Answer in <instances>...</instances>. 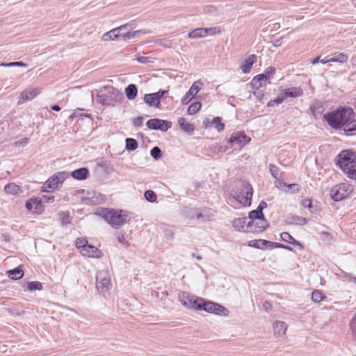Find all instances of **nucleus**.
I'll return each mask as SVG.
<instances>
[{"label": "nucleus", "mask_w": 356, "mask_h": 356, "mask_svg": "<svg viewBox=\"0 0 356 356\" xmlns=\"http://www.w3.org/2000/svg\"><path fill=\"white\" fill-rule=\"evenodd\" d=\"M168 93V90H159V91L155 92V94H156V95H158V98L159 99L160 101H161V98H162L163 96H165Z\"/></svg>", "instance_id": "61"}, {"label": "nucleus", "mask_w": 356, "mask_h": 356, "mask_svg": "<svg viewBox=\"0 0 356 356\" xmlns=\"http://www.w3.org/2000/svg\"><path fill=\"white\" fill-rule=\"evenodd\" d=\"M312 112L313 113L314 117L317 118L323 111V106L320 104H315L311 107Z\"/></svg>", "instance_id": "37"}, {"label": "nucleus", "mask_w": 356, "mask_h": 356, "mask_svg": "<svg viewBox=\"0 0 356 356\" xmlns=\"http://www.w3.org/2000/svg\"><path fill=\"white\" fill-rule=\"evenodd\" d=\"M301 204L303 207L309 209L310 212L312 213H316L318 211V209H313L312 202L311 199L306 198L302 200Z\"/></svg>", "instance_id": "35"}, {"label": "nucleus", "mask_w": 356, "mask_h": 356, "mask_svg": "<svg viewBox=\"0 0 356 356\" xmlns=\"http://www.w3.org/2000/svg\"><path fill=\"white\" fill-rule=\"evenodd\" d=\"M332 62L344 63L348 60V55L344 53L336 51L330 55Z\"/></svg>", "instance_id": "25"}, {"label": "nucleus", "mask_w": 356, "mask_h": 356, "mask_svg": "<svg viewBox=\"0 0 356 356\" xmlns=\"http://www.w3.org/2000/svg\"><path fill=\"white\" fill-rule=\"evenodd\" d=\"M273 330L277 337H283L285 335L287 326L284 322L277 321L273 323Z\"/></svg>", "instance_id": "21"}, {"label": "nucleus", "mask_w": 356, "mask_h": 356, "mask_svg": "<svg viewBox=\"0 0 356 356\" xmlns=\"http://www.w3.org/2000/svg\"><path fill=\"white\" fill-rule=\"evenodd\" d=\"M138 147V142L134 138L126 139V148L128 150H135Z\"/></svg>", "instance_id": "42"}, {"label": "nucleus", "mask_w": 356, "mask_h": 356, "mask_svg": "<svg viewBox=\"0 0 356 356\" xmlns=\"http://www.w3.org/2000/svg\"><path fill=\"white\" fill-rule=\"evenodd\" d=\"M147 126L150 129L166 131L171 127V122L163 120L151 119L147 122Z\"/></svg>", "instance_id": "13"}, {"label": "nucleus", "mask_w": 356, "mask_h": 356, "mask_svg": "<svg viewBox=\"0 0 356 356\" xmlns=\"http://www.w3.org/2000/svg\"><path fill=\"white\" fill-rule=\"evenodd\" d=\"M311 298L314 302H320L325 298V296L321 291L316 290L312 292Z\"/></svg>", "instance_id": "43"}, {"label": "nucleus", "mask_w": 356, "mask_h": 356, "mask_svg": "<svg viewBox=\"0 0 356 356\" xmlns=\"http://www.w3.org/2000/svg\"><path fill=\"white\" fill-rule=\"evenodd\" d=\"M133 25L131 24H126L122 25L118 28L113 29L104 34L102 37L103 41L114 40L115 39L122 37L124 40H129L136 37H138L140 33V31H136L134 32L124 33V31L133 29Z\"/></svg>", "instance_id": "4"}, {"label": "nucleus", "mask_w": 356, "mask_h": 356, "mask_svg": "<svg viewBox=\"0 0 356 356\" xmlns=\"http://www.w3.org/2000/svg\"><path fill=\"white\" fill-rule=\"evenodd\" d=\"M179 300L186 308L197 310L201 309V305L203 301L202 298L193 296L187 292H182L179 293Z\"/></svg>", "instance_id": "8"}, {"label": "nucleus", "mask_w": 356, "mask_h": 356, "mask_svg": "<svg viewBox=\"0 0 356 356\" xmlns=\"http://www.w3.org/2000/svg\"><path fill=\"white\" fill-rule=\"evenodd\" d=\"M4 191L7 194L16 195L20 191L19 186L15 183H9L4 187Z\"/></svg>", "instance_id": "33"}, {"label": "nucleus", "mask_w": 356, "mask_h": 356, "mask_svg": "<svg viewBox=\"0 0 356 356\" xmlns=\"http://www.w3.org/2000/svg\"><path fill=\"white\" fill-rule=\"evenodd\" d=\"M119 92L113 88H106L97 95V101L104 105H113L117 102Z\"/></svg>", "instance_id": "7"}, {"label": "nucleus", "mask_w": 356, "mask_h": 356, "mask_svg": "<svg viewBox=\"0 0 356 356\" xmlns=\"http://www.w3.org/2000/svg\"><path fill=\"white\" fill-rule=\"evenodd\" d=\"M202 216V213H200L197 209H191V218H196L197 219L200 218Z\"/></svg>", "instance_id": "57"}, {"label": "nucleus", "mask_w": 356, "mask_h": 356, "mask_svg": "<svg viewBox=\"0 0 356 356\" xmlns=\"http://www.w3.org/2000/svg\"><path fill=\"white\" fill-rule=\"evenodd\" d=\"M178 124L180 128L185 132L190 133L194 130L193 125L187 122L184 118H180L178 120Z\"/></svg>", "instance_id": "29"}, {"label": "nucleus", "mask_w": 356, "mask_h": 356, "mask_svg": "<svg viewBox=\"0 0 356 356\" xmlns=\"http://www.w3.org/2000/svg\"><path fill=\"white\" fill-rule=\"evenodd\" d=\"M275 184L277 188H281V189H283L284 191V189L286 188V186H287V184L285 183V182H282V181H276L275 182Z\"/></svg>", "instance_id": "58"}, {"label": "nucleus", "mask_w": 356, "mask_h": 356, "mask_svg": "<svg viewBox=\"0 0 356 356\" xmlns=\"http://www.w3.org/2000/svg\"><path fill=\"white\" fill-rule=\"evenodd\" d=\"M269 170H270V172L272 176L275 179H279L280 178L281 172H280L279 168L277 165L270 163L269 165Z\"/></svg>", "instance_id": "39"}, {"label": "nucleus", "mask_w": 356, "mask_h": 356, "mask_svg": "<svg viewBox=\"0 0 356 356\" xmlns=\"http://www.w3.org/2000/svg\"><path fill=\"white\" fill-rule=\"evenodd\" d=\"M353 190V188L350 184L343 183L332 187L330 195L334 201H340L348 197Z\"/></svg>", "instance_id": "6"}, {"label": "nucleus", "mask_w": 356, "mask_h": 356, "mask_svg": "<svg viewBox=\"0 0 356 356\" xmlns=\"http://www.w3.org/2000/svg\"><path fill=\"white\" fill-rule=\"evenodd\" d=\"M118 241L120 243H122V244L126 245H128V242L126 240V238H125L124 235L119 236L118 238Z\"/></svg>", "instance_id": "63"}, {"label": "nucleus", "mask_w": 356, "mask_h": 356, "mask_svg": "<svg viewBox=\"0 0 356 356\" xmlns=\"http://www.w3.org/2000/svg\"><path fill=\"white\" fill-rule=\"evenodd\" d=\"M248 222H252L253 220H259L265 219L263 212L259 211L257 209L253 210L249 213L248 217H246Z\"/></svg>", "instance_id": "31"}, {"label": "nucleus", "mask_w": 356, "mask_h": 356, "mask_svg": "<svg viewBox=\"0 0 356 356\" xmlns=\"http://www.w3.org/2000/svg\"><path fill=\"white\" fill-rule=\"evenodd\" d=\"M263 308L265 311L266 312H268L270 310H271L272 309V305L268 302V301H265L264 303H263Z\"/></svg>", "instance_id": "60"}, {"label": "nucleus", "mask_w": 356, "mask_h": 356, "mask_svg": "<svg viewBox=\"0 0 356 356\" xmlns=\"http://www.w3.org/2000/svg\"><path fill=\"white\" fill-rule=\"evenodd\" d=\"M330 62H332L330 56H327L325 57L324 58L320 60V63L322 64H326Z\"/></svg>", "instance_id": "64"}, {"label": "nucleus", "mask_w": 356, "mask_h": 356, "mask_svg": "<svg viewBox=\"0 0 356 356\" xmlns=\"http://www.w3.org/2000/svg\"><path fill=\"white\" fill-rule=\"evenodd\" d=\"M284 99H285V97L284 96V95L280 94V95H278V97L277 98H275L273 100L270 101L268 103L267 106L270 107V106H273L275 105V104H281L284 100Z\"/></svg>", "instance_id": "49"}, {"label": "nucleus", "mask_w": 356, "mask_h": 356, "mask_svg": "<svg viewBox=\"0 0 356 356\" xmlns=\"http://www.w3.org/2000/svg\"><path fill=\"white\" fill-rule=\"evenodd\" d=\"M8 277L12 280H19L24 275V271L20 267H17L8 271Z\"/></svg>", "instance_id": "30"}, {"label": "nucleus", "mask_w": 356, "mask_h": 356, "mask_svg": "<svg viewBox=\"0 0 356 356\" xmlns=\"http://www.w3.org/2000/svg\"><path fill=\"white\" fill-rule=\"evenodd\" d=\"M145 199L150 202H154L156 200V195L155 193L152 191H147L145 193Z\"/></svg>", "instance_id": "48"}, {"label": "nucleus", "mask_w": 356, "mask_h": 356, "mask_svg": "<svg viewBox=\"0 0 356 356\" xmlns=\"http://www.w3.org/2000/svg\"><path fill=\"white\" fill-rule=\"evenodd\" d=\"M288 220L289 223L297 225H304L307 223V220L305 218L299 216H291L288 218Z\"/></svg>", "instance_id": "32"}, {"label": "nucleus", "mask_w": 356, "mask_h": 356, "mask_svg": "<svg viewBox=\"0 0 356 356\" xmlns=\"http://www.w3.org/2000/svg\"><path fill=\"white\" fill-rule=\"evenodd\" d=\"M151 156L156 160L161 157L162 152L159 147H154L150 151Z\"/></svg>", "instance_id": "46"}, {"label": "nucleus", "mask_w": 356, "mask_h": 356, "mask_svg": "<svg viewBox=\"0 0 356 356\" xmlns=\"http://www.w3.org/2000/svg\"><path fill=\"white\" fill-rule=\"evenodd\" d=\"M136 60H138V62L140 63H148L149 62H150V58L149 57H147V56H138Z\"/></svg>", "instance_id": "54"}, {"label": "nucleus", "mask_w": 356, "mask_h": 356, "mask_svg": "<svg viewBox=\"0 0 356 356\" xmlns=\"http://www.w3.org/2000/svg\"><path fill=\"white\" fill-rule=\"evenodd\" d=\"M256 60V56L252 54L246 58L241 65V70L245 74L250 72Z\"/></svg>", "instance_id": "22"}, {"label": "nucleus", "mask_w": 356, "mask_h": 356, "mask_svg": "<svg viewBox=\"0 0 356 356\" xmlns=\"http://www.w3.org/2000/svg\"><path fill=\"white\" fill-rule=\"evenodd\" d=\"M40 93V89L38 88H29L22 92L19 98L18 104H22L26 101L35 98Z\"/></svg>", "instance_id": "17"}, {"label": "nucleus", "mask_w": 356, "mask_h": 356, "mask_svg": "<svg viewBox=\"0 0 356 356\" xmlns=\"http://www.w3.org/2000/svg\"><path fill=\"white\" fill-rule=\"evenodd\" d=\"M89 170L86 168H81L71 172L72 177L77 180L86 179L88 175Z\"/></svg>", "instance_id": "24"}, {"label": "nucleus", "mask_w": 356, "mask_h": 356, "mask_svg": "<svg viewBox=\"0 0 356 356\" xmlns=\"http://www.w3.org/2000/svg\"><path fill=\"white\" fill-rule=\"evenodd\" d=\"M61 223L63 225H67L70 223V215L67 212H62L60 214Z\"/></svg>", "instance_id": "52"}, {"label": "nucleus", "mask_w": 356, "mask_h": 356, "mask_svg": "<svg viewBox=\"0 0 356 356\" xmlns=\"http://www.w3.org/2000/svg\"><path fill=\"white\" fill-rule=\"evenodd\" d=\"M143 117H138L136 118H134L133 120V124H134V126L136 127H140L143 122Z\"/></svg>", "instance_id": "56"}, {"label": "nucleus", "mask_w": 356, "mask_h": 356, "mask_svg": "<svg viewBox=\"0 0 356 356\" xmlns=\"http://www.w3.org/2000/svg\"><path fill=\"white\" fill-rule=\"evenodd\" d=\"M267 207V204L262 201L260 202L259 205L257 207V210L260 212H262L263 209Z\"/></svg>", "instance_id": "62"}, {"label": "nucleus", "mask_w": 356, "mask_h": 356, "mask_svg": "<svg viewBox=\"0 0 356 356\" xmlns=\"http://www.w3.org/2000/svg\"><path fill=\"white\" fill-rule=\"evenodd\" d=\"M280 237H281L282 241H284L285 242H287V243H289L291 244H293V245H298V244H299V243L297 241H296L293 238V237L290 234H289L288 232H282L280 234Z\"/></svg>", "instance_id": "34"}, {"label": "nucleus", "mask_w": 356, "mask_h": 356, "mask_svg": "<svg viewBox=\"0 0 356 356\" xmlns=\"http://www.w3.org/2000/svg\"><path fill=\"white\" fill-rule=\"evenodd\" d=\"M352 331L356 336V314L354 316L350 323Z\"/></svg>", "instance_id": "55"}, {"label": "nucleus", "mask_w": 356, "mask_h": 356, "mask_svg": "<svg viewBox=\"0 0 356 356\" xmlns=\"http://www.w3.org/2000/svg\"><path fill=\"white\" fill-rule=\"evenodd\" d=\"M96 285L98 291L102 293L108 291L111 286V275L108 270H102L96 275Z\"/></svg>", "instance_id": "10"}, {"label": "nucleus", "mask_w": 356, "mask_h": 356, "mask_svg": "<svg viewBox=\"0 0 356 356\" xmlns=\"http://www.w3.org/2000/svg\"><path fill=\"white\" fill-rule=\"evenodd\" d=\"M202 86V83L200 81H195L188 92L181 98V103L183 104L189 103L193 97L201 90Z\"/></svg>", "instance_id": "14"}, {"label": "nucleus", "mask_w": 356, "mask_h": 356, "mask_svg": "<svg viewBox=\"0 0 356 356\" xmlns=\"http://www.w3.org/2000/svg\"><path fill=\"white\" fill-rule=\"evenodd\" d=\"M203 31V35L204 37L207 35H213L217 33H220V31L218 27H209V28H202Z\"/></svg>", "instance_id": "38"}, {"label": "nucleus", "mask_w": 356, "mask_h": 356, "mask_svg": "<svg viewBox=\"0 0 356 356\" xmlns=\"http://www.w3.org/2000/svg\"><path fill=\"white\" fill-rule=\"evenodd\" d=\"M275 71V68L270 67L266 68L265 73L264 74H267V76H269V78H268V80L273 77V75L274 74Z\"/></svg>", "instance_id": "53"}, {"label": "nucleus", "mask_w": 356, "mask_h": 356, "mask_svg": "<svg viewBox=\"0 0 356 356\" xmlns=\"http://www.w3.org/2000/svg\"><path fill=\"white\" fill-rule=\"evenodd\" d=\"M68 177L69 174L66 172H59L54 175L43 184L42 191L47 192L49 189H56Z\"/></svg>", "instance_id": "9"}, {"label": "nucleus", "mask_w": 356, "mask_h": 356, "mask_svg": "<svg viewBox=\"0 0 356 356\" xmlns=\"http://www.w3.org/2000/svg\"><path fill=\"white\" fill-rule=\"evenodd\" d=\"M270 241L264 239H257L249 241L248 245L259 249L268 248Z\"/></svg>", "instance_id": "26"}, {"label": "nucleus", "mask_w": 356, "mask_h": 356, "mask_svg": "<svg viewBox=\"0 0 356 356\" xmlns=\"http://www.w3.org/2000/svg\"><path fill=\"white\" fill-rule=\"evenodd\" d=\"M0 66L3 67H14V66H18V67H27V64L19 61V62H12V63H1Z\"/></svg>", "instance_id": "51"}, {"label": "nucleus", "mask_w": 356, "mask_h": 356, "mask_svg": "<svg viewBox=\"0 0 356 356\" xmlns=\"http://www.w3.org/2000/svg\"><path fill=\"white\" fill-rule=\"evenodd\" d=\"M268 78H269V76H267V74H258L252 79V85L254 88H260L263 86L262 82L266 81Z\"/></svg>", "instance_id": "27"}, {"label": "nucleus", "mask_w": 356, "mask_h": 356, "mask_svg": "<svg viewBox=\"0 0 356 356\" xmlns=\"http://www.w3.org/2000/svg\"><path fill=\"white\" fill-rule=\"evenodd\" d=\"M206 312L214 314L218 316H227L229 311L224 306L216 302L206 301L203 299L201 309Z\"/></svg>", "instance_id": "11"}, {"label": "nucleus", "mask_w": 356, "mask_h": 356, "mask_svg": "<svg viewBox=\"0 0 356 356\" xmlns=\"http://www.w3.org/2000/svg\"><path fill=\"white\" fill-rule=\"evenodd\" d=\"M253 189L251 185L245 181H241L237 191H235L234 198L245 207H249L251 204Z\"/></svg>", "instance_id": "5"}, {"label": "nucleus", "mask_w": 356, "mask_h": 356, "mask_svg": "<svg viewBox=\"0 0 356 356\" xmlns=\"http://www.w3.org/2000/svg\"><path fill=\"white\" fill-rule=\"evenodd\" d=\"M144 101L150 106L159 108L161 104V101L158 98V95L154 93L146 94L144 96Z\"/></svg>", "instance_id": "20"}, {"label": "nucleus", "mask_w": 356, "mask_h": 356, "mask_svg": "<svg viewBox=\"0 0 356 356\" xmlns=\"http://www.w3.org/2000/svg\"><path fill=\"white\" fill-rule=\"evenodd\" d=\"M250 138L244 132L238 131L232 134L229 138V143L238 147H243L248 144Z\"/></svg>", "instance_id": "12"}, {"label": "nucleus", "mask_w": 356, "mask_h": 356, "mask_svg": "<svg viewBox=\"0 0 356 356\" xmlns=\"http://www.w3.org/2000/svg\"><path fill=\"white\" fill-rule=\"evenodd\" d=\"M248 232L260 233L266 230L268 227L266 219L253 220L252 222H248Z\"/></svg>", "instance_id": "15"}, {"label": "nucleus", "mask_w": 356, "mask_h": 356, "mask_svg": "<svg viewBox=\"0 0 356 356\" xmlns=\"http://www.w3.org/2000/svg\"><path fill=\"white\" fill-rule=\"evenodd\" d=\"M166 238L171 240L173 238L174 233L171 229H165L164 232Z\"/></svg>", "instance_id": "59"}, {"label": "nucleus", "mask_w": 356, "mask_h": 356, "mask_svg": "<svg viewBox=\"0 0 356 356\" xmlns=\"http://www.w3.org/2000/svg\"><path fill=\"white\" fill-rule=\"evenodd\" d=\"M284 248V249H286L289 250H292V248H291L289 246H286L284 244L270 241L268 249H273V248Z\"/></svg>", "instance_id": "50"}, {"label": "nucleus", "mask_w": 356, "mask_h": 356, "mask_svg": "<svg viewBox=\"0 0 356 356\" xmlns=\"http://www.w3.org/2000/svg\"><path fill=\"white\" fill-rule=\"evenodd\" d=\"M138 90L134 84H129L125 88V94L127 99L132 100L136 98L137 95Z\"/></svg>", "instance_id": "28"}, {"label": "nucleus", "mask_w": 356, "mask_h": 356, "mask_svg": "<svg viewBox=\"0 0 356 356\" xmlns=\"http://www.w3.org/2000/svg\"><path fill=\"white\" fill-rule=\"evenodd\" d=\"M188 38L196 39V38H204L203 35V31L202 28L195 29L192 31L188 33Z\"/></svg>", "instance_id": "36"}, {"label": "nucleus", "mask_w": 356, "mask_h": 356, "mask_svg": "<svg viewBox=\"0 0 356 356\" xmlns=\"http://www.w3.org/2000/svg\"><path fill=\"white\" fill-rule=\"evenodd\" d=\"M89 245L90 244H88V241L85 238H78L76 241V247L80 250V252H81V250L87 248Z\"/></svg>", "instance_id": "40"}, {"label": "nucleus", "mask_w": 356, "mask_h": 356, "mask_svg": "<svg viewBox=\"0 0 356 356\" xmlns=\"http://www.w3.org/2000/svg\"><path fill=\"white\" fill-rule=\"evenodd\" d=\"M303 91L300 87H292L284 90V96L286 97H298L302 96Z\"/></svg>", "instance_id": "23"}, {"label": "nucleus", "mask_w": 356, "mask_h": 356, "mask_svg": "<svg viewBox=\"0 0 356 356\" xmlns=\"http://www.w3.org/2000/svg\"><path fill=\"white\" fill-rule=\"evenodd\" d=\"M248 220L246 217L238 218L233 220L232 225L238 231L248 232Z\"/></svg>", "instance_id": "19"}, {"label": "nucleus", "mask_w": 356, "mask_h": 356, "mask_svg": "<svg viewBox=\"0 0 356 356\" xmlns=\"http://www.w3.org/2000/svg\"><path fill=\"white\" fill-rule=\"evenodd\" d=\"M335 161L349 179H356V152L343 150L337 156Z\"/></svg>", "instance_id": "2"}, {"label": "nucleus", "mask_w": 356, "mask_h": 356, "mask_svg": "<svg viewBox=\"0 0 356 356\" xmlns=\"http://www.w3.org/2000/svg\"><path fill=\"white\" fill-rule=\"evenodd\" d=\"M42 284L40 282H31L28 283V289L29 291L42 290Z\"/></svg>", "instance_id": "45"}, {"label": "nucleus", "mask_w": 356, "mask_h": 356, "mask_svg": "<svg viewBox=\"0 0 356 356\" xmlns=\"http://www.w3.org/2000/svg\"><path fill=\"white\" fill-rule=\"evenodd\" d=\"M201 106H202L201 103L199 102L193 103L192 104H191L189 106V107L188 108V111H187L189 115H193V114L196 113L201 108Z\"/></svg>", "instance_id": "41"}, {"label": "nucleus", "mask_w": 356, "mask_h": 356, "mask_svg": "<svg viewBox=\"0 0 356 356\" xmlns=\"http://www.w3.org/2000/svg\"><path fill=\"white\" fill-rule=\"evenodd\" d=\"M213 123L215 124V128L218 131H221L224 129L225 125L221 122V119L219 117H216L213 119Z\"/></svg>", "instance_id": "47"}, {"label": "nucleus", "mask_w": 356, "mask_h": 356, "mask_svg": "<svg viewBox=\"0 0 356 356\" xmlns=\"http://www.w3.org/2000/svg\"><path fill=\"white\" fill-rule=\"evenodd\" d=\"M100 215L113 228H119L120 226L129 222L131 214L124 210H114L104 209L101 211Z\"/></svg>", "instance_id": "3"}, {"label": "nucleus", "mask_w": 356, "mask_h": 356, "mask_svg": "<svg viewBox=\"0 0 356 356\" xmlns=\"http://www.w3.org/2000/svg\"><path fill=\"white\" fill-rule=\"evenodd\" d=\"M300 191L299 186L297 184H287L286 188L284 189L286 193H290L291 194H295L298 193Z\"/></svg>", "instance_id": "44"}, {"label": "nucleus", "mask_w": 356, "mask_h": 356, "mask_svg": "<svg viewBox=\"0 0 356 356\" xmlns=\"http://www.w3.org/2000/svg\"><path fill=\"white\" fill-rule=\"evenodd\" d=\"M323 118L334 129H343L346 132L355 129V113L351 108H339L325 114Z\"/></svg>", "instance_id": "1"}, {"label": "nucleus", "mask_w": 356, "mask_h": 356, "mask_svg": "<svg viewBox=\"0 0 356 356\" xmlns=\"http://www.w3.org/2000/svg\"><path fill=\"white\" fill-rule=\"evenodd\" d=\"M26 209L33 213L40 214L44 211L42 204L40 200L37 198H31L26 202Z\"/></svg>", "instance_id": "16"}, {"label": "nucleus", "mask_w": 356, "mask_h": 356, "mask_svg": "<svg viewBox=\"0 0 356 356\" xmlns=\"http://www.w3.org/2000/svg\"><path fill=\"white\" fill-rule=\"evenodd\" d=\"M81 253L85 257L93 258H101L103 256V253L99 249L90 244L83 249Z\"/></svg>", "instance_id": "18"}]
</instances>
